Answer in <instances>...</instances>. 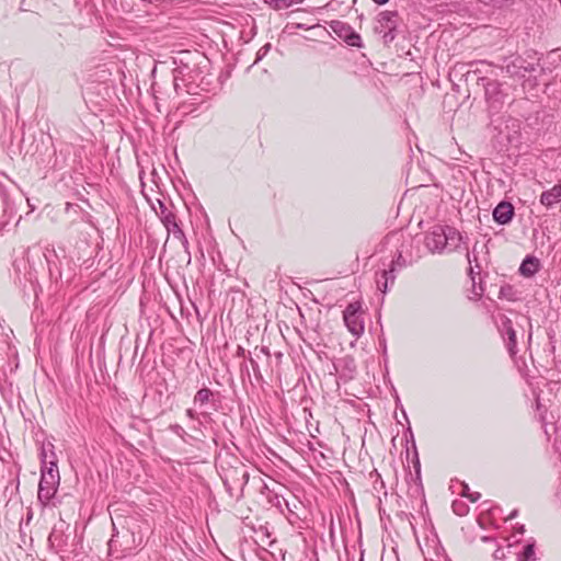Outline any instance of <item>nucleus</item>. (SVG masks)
Instances as JSON below:
<instances>
[{
  "label": "nucleus",
  "instance_id": "f257e3e1",
  "mask_svg": "<svg viewBox=\"0 0 561 561\" xmlns=\"http://www.w3.org/2000/svg\"><path fill=\"white\" fill-rule=\"evenodd\" d=\"M41 461V480L37 496L41 503L47 505L56 494L60 482L57 457L53 444L42 446Z\"/></svg>",
  "mask_w": 561,
  "mask_h": 561
},
{
  "label": "nucleus",
  "instance_id": "f03ea898",
  "mask_svg": "<svg viewBox=\"0 0 561 561\" xmlns=\"http://www.w3.org/2000/svg\"><path fill=\"white\" fill-rule=\"evenodd\" d=\"M460 233L453 227L436 225L426 233L424 243L431 253L457 250L461 243Z\"/></svg>",
  "mask_w": 561,
  "mask_h": 561
},
{
  "label": "nucleus",
  "instance_id": "7ed1b4c3",
  "mask_svg": "<svg viewBox=\"0 0 561 561\" xmlns=\"http://www.w3.org/2000/svg\"><path fill=\"white\" fill-rule=\"evenodd\" d=\"M221 479L230 497L240 501L249 482V471L240 461L234 466L221 467Z\"/></svg>",
  "mask_w": 561,
  "mask_h": 561
},
{
  "label": "nucleus",
  "instance_id": "20e7f679",
  "mask_svg": "<svg viewBox=\"0 0 561 561\" xmlns=\"http://www.w3.org/2000/svg\"><path fill=\"white\" fill-rule=\"evenodd\" d=\"M343 320L348 332L358 339L365 330L364 311L360 301H353L343 311Z\"/></svg>",
  "mask_w": 561,
  "mask_h": 561
},
{
  "label": "nucleus",
  "instance_id": "39448f33",
  "mask_svg": "<svg viewBox=\"0 0 561 561\" xmlns=\"http://www.w3.org/2000/svg\"><path fill=\"white\" fill-rule=\"evenodd\" d=\"M398 18L397 11H382L378 14L375 32L382 35L385 44L392 43L397 37Z\"/></svg>",
  "mask_w": 561,
  "mask_h": 561
},
{
  "label": "nucleus",
  "instance_id": "423d86ee",
  "mask_svg": "<svg viewBox=\"0 0 561 561\" xmlns=\"http://www.w3.org/2000/svg\"><path fill=\"white\" fill-rule=\"evenodd\" d=\"M479 80L483 82L484 96L490 108L500 111L507 98V94L502 89L503 84L497 80H488L485 78H480Z\"/></svg>",
  "mask_w": 561,
  "mask_h": 561
},
{
  "label": "nucleus",
  "instance_id": "0eeeda50",
  "mask_svg": "<svg viewBox=\"0 0 561 561\" xmlns=\"http://www.w3.org/2000/svg\"><path fill=\"white\" fill-rule=\"evenodd\" d=\"M330 28L337 37L343 39L348 46L360 48L363 46L360 35L353 30L351 25L339 20L329 22Z\"/></svg>",
  "mask_w": 561,
  "mask_h": 561
},
{
  "label": "nucleus",
  "instance_id": "6e6552de",
  "mask_svg": "<svg viewBox=\"0 0 561 561\" xmlns=\"http://www.w3.org/2000/svg\"><path fill=\"white\" fill-rule=\"evenodd\" d=\"M538 66V64L529 62L522 56H516L505 65L504 69L511 77L524 78L526 73L535 72Z\"/></svg>",
  "mask_w": 561,
  "mask_h": 561
},
{
  "label": "nucleus",
  "instance_id": "1a4fd4ad",
  "mask_svg": "<svg viewBox=\"0 0 561 561\" xmlns=\"http://www.w3.org/2000/svg\"><path fill=\"white\" fill-rule=\"evenodd\" d=\"M159 208L156 209V213L164 227L167 228L169 233H179L183 237V230L180 228V226L176 222V216L172 210L168 208V206L161 202L158 201Z\"/></svg>",
  "mask_w": 561,
  "mask_h": 561
},
{
  "label": "nucleus",
  "instance_id": "9d476101",
  "mask_svg": "<svg viewBox=\"0 0 561 561\" xmlns=\"http://www.w3.org/2000/svg\"><path fill=\"white\" fill-rule=\"evenodd\" d=\"M397 278L394 262L391 261L389 268H383L376 273V284L378 290L386 294L390 286L394 284Z\"/></svg>",
  "mask_w": 561,
  "mask_h": 561
},
{
  "label": "nucleus",
  "instance_id": "9b49d317",
  "mask_svg": "<svg viewBox=\"0 0 561 561\" xmlns=\"http://www.w3.org/2000/svg\"><path fill=\"white\" fill-rule=\"evenodd\" d=\"M262 356L270 357V351L266 346L255 347L254 351L249 353V363L257 381L263 380V375L260 367Z\"/></svg>",
  "mask_w": 561,
  "mask_h": 561
},
{
  "label": "nucleus",
  "instance_id": "f8f14e48",
  "mask_svg": "<svg viewBox=\"0 0 561 561\" xmlns=\"http://www.w3.org/2000/svg\"><path fill=\"white\" fill-rule=\"evenodd\" d=\"M539 202L547 209L552 208L561 202V180L551 188L543 191L540 194Z\"/></svg>",
  "mask_w": 561,
  "mask_h": 561
},
{
  "label": "nucleus",
  "instance_id": "ddd939ff",
  "mask_svg": "<svg viewBox=\"0 0 561 561\" xmlns=\"http://www.w3.org/2000/svg\"><path fill=\"white\" fill-rule=\"evenodd\" d=\"M514 216V207L508 202H501L493 210V219L500 225L508 224Z\"/></svg>",
  "mask_w": 561,
  "mask_h": 561
},
{
  "label": "nucleus",
  "instance_id": "4468645a",
  "mask_svg": "<svg viewBox=\"0 0 561 561\" xmlns=\"http://www.w3.org/2000/svg\"><path fill=\"white\" fill-rule=\"evenodd\" d=\"M128 533L130 534L131 542H126V546L123 548L124 551L133 550L139 547L144 541L145 534L138 520H131L128 524Z\"/></svg>",
  "mask_w": 561,
  "mask_h": 561
},
{
  "label": "nucleus",
  "instance_id": "2eb2a0df",
  "mask_svg": "<svg viewBox=\"0 0 561 561\" xmlns=\"http://www.w3.org/2000/svg\"><path fill=\"white\" fill-rule=\"evenodd\" d=\"M502 333L504 339H506V346L511 356H514L517 352L516 332L513 328L512 321L507 318L502 322Z\"/></svg>",
  "mask_w": 561,
  "mask_h": 561
},
{
  "label": "nucleus",
  "instance_id": "dca6fc26",
  "mask_svg": "<svg viewBox=\"0 0 561 561\" xmlns=\"http://www.w3.org/2000/svg\"><path fill=\"white\" fill-rule=\"evenodd\" d=\"M467 260L470 264L468 273L472 279V294L474 295L476 298H480L483 295L484 289H483L481 283L479 284V286H477L476 278H474V273L480 274V266L478 263L476 264V266H472V262L473 261L477 262V256L476 255L472 256V254L470 252H468Z\"/></svg>",
  "mask_w": 561,
  "mask_h": 561
},
{
  "label": "nucleus",
  "instance_id": "f3484780",
  "mask_svg": "<svg viewBox=\"0 0 561 561\" xmlns=\"http://www.w3.org/2000/svg\"><path fill=\"white\" fill-rule=\"evenodd\" d=\"M49 545L57 552L64 551L68 543V536L62 530L54 528L48 537Z\"/></svg>",
  "mask_w": 561,
  "mask_h": 561
},
{
  "label": "nucleus",
  "instance_id": "a211bd4d",
  "mask_svg": "<svg viewBox=\"0 0 561 561\" xmlns=\"http://www.w3.org/2000/svg\"><path fill=\"white\" fill-rule=\"evenodd\" d=\"M539 260L534 256H527L519 266L522 275L530 277L539 270Z\"/></svg>",
  "mask_w": 561,
  "mask_h": 561
},
{
  "label": "nucleus",
  "instance_id": "6ab92c4d",
  "mask_svg": "<svg viewBox=\"0 0 561 561\" xmlns=\"http://www.w3.org/2000/svg\"><path fill=\"white\" fill-rule=\"evenodd\" d=\"M536 559L535 541H528L517 554V561H535Z\"/></svg>",
  "mask_w": 561,
  "mask_h": 561
},
{
  "label": "nucleus",
  "instance_id": "aec40b11",
  "mask_svg": "<svg viewBox=\"0 0 561 561\" xmlns=\"http://www.w3.org/2000/svg\"><path fill=\"white\" fill-rule=\"evenodd\" d=\"M213 396L214 393L210 389L202 388L196 392L193 402L195 405L203 407L210 401Z\"/></svg>",
  "mask_w": 561,
  "mask_h": 561
},
{
  "label": "nucleus",
  "instance_id": "412c9836",
  "mask_svg": "<svg viewBox=\"0 0 561 561\" xmlns=\"http://www.w3.org/2000/svg\"><path fill=\"white\" fill-rule=\"evenodd\" d=\"M169 430L175 434L176 436H179L182 440L185 442V437L187 435L186 431L180 425V424H171L169 426Z\"/></svg>",
  "mask_w": 561,
  "mask_h": 561
},
{
  "label": "nucleus",
  "instance_id": "4be33fe9",
  "mask_svg": "<svg viewBox=\"0 0 561 561\" xmlns=\"http://www.w3.org/2000/svg\"><path fill=\"white\" fill-rule=\"evenodd\" d=\"M270 49H271V44H268V43H267V44H265L264 46H262V47L259 49L257 54H256V59H255L254 64H256V62H259L260 60H262V59L267 55V53L270 51Z\"/></svg>",
  "mask_w": 561,
  "mask_h": 561
},
{
  "label": "nucleus",
  "instance_id": "5701e85b",
  "mask_svg": "<svg viewBox=\"0 0 561 561\" xmlns=\"http://www.w3.org/2000/svg\"><path fill=\"white\" fill-rule=\"evenodd\" d=\"M117 537H118V533H114L112 535V538L108 541V549H110V551H113L114 549L117 548V546H118Z\"/></svg>",
  "mask_w": 561,
  "mask_h": 561
},
{
  "label": "nucleus",
  "instance_id": "b1692460",
  "mask_svg": "<svg viewBox=\"0 0 561 561\" xmlns=\"http://www.w3.org/2000/svg\"><path fill=\"white\" fill-rule=\"evenodd\" d=\"M175 238L180 239L182 241V244H183V248L185 249V251L188 253V241L185 237V233L183 232V237L180 236L179 233H172Z\"/></svg>",
  "mask_w": 561,
  "mask_h": 561
},
{
  "label": "nucleus",
  "instance_id": "393cba45",
  "mask_svg": "<svg viewBox=\"0 0 561 561\" xmlns=\"http://www.w3.org/2000/svg\"><path fill=\"white\" fill-rule=\"evenodd\" d=\"M185 414L193 421H198V414L193 409H186Z\"/></svg>",
  "mask_w": 561,
  "mask_h": 561
},
{
  "label": "nucleus",
  "instance_id": "a878e982",
  "mask_svg": "<svg viewBox=\"0 0 561 561\" xmlns=\"http://www.w3.org/2000/svg\"><path fill=\"white\" fill-rule=\"evenodd\" d=\"M493 558L495 560H502L505 558V552L503 549L501 548H497L494 552H493Z\"/></svg>",
  "mask_w": 561,
  "mask_h": 561
},
{
  "label": "nucleus",
  "instance_id": "bb28decb",
  "mask_svg": "<svg viewBox=\"0 0 561 561\" xmlns=\"http://www.w3.org/2000/svg\"><path fill=\"white\" fill-rule=\"evenodd\" d=\"M467 497L472 502H477L479 501V499L481 497V494L479 492H470Z\"/></svg>",
  "mask_w": 561,
  "mask_h": 561
},
{
  "label": "nucleus",
  "instance_id": "cd10ccee",
  "mask_svg": "<svg viewBox=\"0 0 561 561\" xmlns=\"http://www.w3.org/2000/svg\"><path fill=\"white\" fill-rule=\"evenodd\" d=\"M394 262V266L398 264L400 267L404 266L405 261L401 253H398L397 260H392Z\"/></svg>",
  "mask_w": 561,
  "mask_h": 561
},
{
  "label": "nucleus",
  "instance_id": "c85d7f7f",
  "mask_svg": "<svg viewBox=\"0 0 561 561\" xmlns=\"http://www.w3.org/2000/svg\"><path fill=\"white\" fill-rule=\"evenodd\" d=\"M276 1L280 3V4H278V7L288 8L291 5V0H276Z\"/></svg>",
  "mask_w": 561,
  "mask_h": 561
},
{
  "label": "nucleus",
  "instance_id": "c756f323",
  "mask_svg": "<svg viewBox=\"0 0 561 561\" xmlns=\"http://www.w3.org/2000/svg\"><path fill=\"white\" fill-rule=\"evenodd\" d=\"M345 363H346L347 368H348L350 370H353V369L355 368L354 359H352V358H345Z\"/></svg>",
  "mask_w": 561,
  "mask_h": 561
},
{
  "label": "nucleus",
  "instance_id": "7c9ffc66",
  "mask_svg": "<svg viewBox=\"0 0 561 561\" xmlns=\"http://www.w3.org/2000/svg\"><path fill=\"white\" fill-rule=\"evenodd\" d=\"M469 493H470V489H469L468 484L463 483V484H462L461 495L467 497V495H468Z\"/></svg>",
  "mask_w": 561,
  "mask_h": 561
},
{
  "label": "nucleus",
  "instance_id": "2f4dec72",
  "mask_svg": "<svg viewBox=\"0 0 561 561\" xmlns=\"http://www.w3.org/2000/svg\"><path fill=\"white\" fill-rule=\"evenodd\" d=\"M173 84H174L175 91H178L179 88H180L179 76L178 75H174Z\"/></svg>",
  "mask_w": 561,
  "mask_h": 561
},
{
  "label": "nucleus",
  "instance_id": "473e14b6",
  "mask_svg": "<svg viewBox=\"0 0 561 561\" xmlns=\"http://www.w3.org/2000/svg\"><path fill=\"white\" fill-rule=\"evenodd\" d=\"M375 474H376L377 479H376V481L374 482V489H375L376 491H378V486H379L378 480H379L380 476H379V473H378L377 471H375Z\"/></svg>",
  "mask_w": 561,
  "mask_h": 561
},
{
  "label": "nucleus",
  "instance_id": "72a5a7b5",
  "mask_svg": "<svg viewBox=\"0 0 561 561\" xmlns=\"http://www.w3.org/2000/svg\"><path fill=\"white\" fill-rule=\"evenodd\" d=\"M517 516V510H514L510 515H508V519H513Z\"/></svg>",
  "mask_w": 561,
  "mask_h": 561
},
{
  "label": "nucleus",
  "instance_id": "f704fd0d",
  "mask_svg": "<svg viewBox=\"0 0 561 561\" xmlns=\"http://www.w3.org/2000/svg\"><path fill=\"white\" fill-rule=\"evenodd\" d=\"M373 1H374L375 3H377V4L382 5V4H386L389 0H373Z\"/></svg>",
  "mask_w": 561,
  "mask_h": 561
},
{
  "label": "nucleus",
  "instance_id": "c9c22d12",
  "mask_svg": "<svg viewBox=\"0 0 561 561\" xmlns=\"http://www.w3.org/2000/svg\"><path fill=\"white\" fill-rule=\"evenodd\" d=\"M453 508H454V512H455L456 514H458V515H462V512L457 510V504H456V503H454V504H453Z\"/></svg>",
  "mask_w": 561,
  "mask_h": 561
},
{
  "label": "nucleus",
  "instance_id": "e433bc0d",
  "mask_svg": "<svg viewBox=\"0 0 561 561\" xmlns=\"http://www.w3.org/2000/svg\"><path fill=\"white\" fill-rule=\"evenodd\" d=\"M482 540L485 541V542H489V541H493V539L491 537H482Z\"/></svg>",
  "mask_w": 561,
  "mask_h": 561
},
{
  "label": "nucleus",
  "instance_id": "4c0bfd02",
  "mask_svg": "<svg viewBox=\"0 0 561 561\" xmlns=\"http://www.w3.org/2000/svg\"><path fill=\"white\" fill-rule=\"evenodd\" d=\"M238 354L243 356V355H244V348L239 347V350H238Z\"/></svg>",
  "mask_w": 561,
  "mask_h": 561
},
{
  "label": "nucleus",
  "instance_id": "58836bf2",
  "mask_svg": "<svg viewBox=\"0 0 561 561\" xmlns=\"http://www.w3.org/2000/svg\"><path fill=\"white\" fill-rule=\"evenodd\" d=\"M518 530H519V533H522V534H523V533L525 531L524 525H522L520 527H518Z\"/></svg>",
  "mask_w": 561,
  "mask_h": 561
},
{
  "label": "nucleus",
  "instance_id": "ea45409f",
  "mask_svg": "<svg viewBox=\"0 0 561 561\" xmlns=\"http://www.w3.org/2000/svg\"><path fill=\"white\" fill-rule=\"evenodd\" d=\"M378 483L380 484V488H383V481L382 480H378Z\"/></svg>",
  "mask_w": 561,
  "mask_h": 561
},
{
  "label": "nucleus",
  "instance_id": "a19ab883",
  "mask_svg": "<svg viewBox=\"0 0 561 561\" xmlns=\"http://www.w3.org/2000/svg\"><path fill=\"white\" fill-rule=\"evenodd\" d=\"M359 561H364V557H363V554L360 556V559H359Z\"/></svg>",
  "mask_w": 561,
  "mask_h": 561
},
{
  "label": "nucleus",
  "instance_id": "79ce46f5",
  "mask_svg": "<svg viewBox=\"0 0 561 561\" xmlns=\"http://www.w3.org/2000/svg\"><path fill=\"white\" fill-rule=\"evenodd\" d=\"M558 1H559V2H560V4H561V0H558Z\"/></svg>",
  "mask_w": 561,
  "mask_h": 561
}]
</instances>
